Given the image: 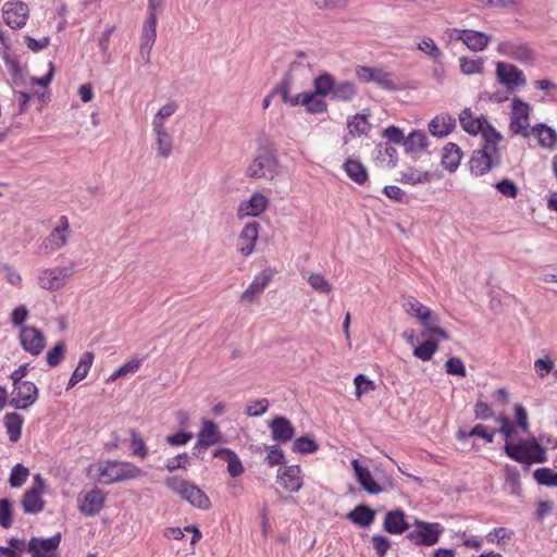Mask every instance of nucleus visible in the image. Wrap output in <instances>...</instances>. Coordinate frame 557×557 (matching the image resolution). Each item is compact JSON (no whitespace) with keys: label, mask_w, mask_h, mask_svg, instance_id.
I'll return each mask as SVG.
<instances>
[{"label":"nucleus","mask_w":557,"mask_h":557,"mask_svg":"<svg viewBox=\"0 0 557 557\" xmlns=\"http://www.w3.org/2000/svg\"><path fill=\"white\" fill-rule=\"evenodd\" d=\"M404 308L411 318H414L423 326L420 333L421 345L417 348H437L438 345L449 338L448 333L438 326V319L432 310L414 297H408Z\"/></svg>","instance_id":"1"},{"label":"nucleus","mask_w":557,"mask_h":557,"mask_svg":"<svg viewBox=\"0 0 557 557\" xmlns=\"http://www.w3.org/2000/svg\"><path fill=\"white\" fill-rule=\"evenodd\" d=\"M256 150L245 174L251 180L272 182L280 171V161L274 143L267 136L256 139Z\"/></svg>","instance_id":"2"},{"label":"nucleus","mask_w":557,"mask_h":557,"mask_svg":"<svg viewBox=\"0 0 557 557\" xmlns=\"http://www.w3.org/2000/svg\"><path fill=\"white\" fill-rule=\"evenodd\" d=\"M313 88L321 96H331L333 100L350 102L357 95L358 89L354 82L347 79L336 81L331 74L323 73L313 79Z\"/></svg>","instance_id":"3"},{"label":"nucleus","mask_w":557,"mask_h":557,"mask_svg":"<svg viewBox=\"0 0 557 557\" xmlns=\"http://www.w3.org/2000/svg\"><path fill=\"white\" fill-rule=\"evenodd\" d=\"M164 485L182 500L197 509L209 510L212 507L209 496L195 483L174 475L166 478Z\"/></svg>","instance_id":"4"},{"label":"nucleus","mask_w":557,"mask_h":557,"mask_svg":"<svg viewBox=\"0 0 557 557\" xmlns=\"http://www.w3.org/2000/svg\"><path fill=\"white\" fill-rule=\"evenodd\" d=\"M505 451L511 459L520 463H542L547 460L546 448L534 436L520 440L517 443L506 442Z\"/></svg>","instance_id":"5"},{"label":"nucleus","mask_w":557,"mask_h":557,"mask_svg":"<svg viewBox=\"0 0 557 557\" xmlns=\"http://www.w3.org/2000/svg\"><path fill=\"white\" fill-rule=\"evenodd\" d=\"M143 474L140 468L127 461L107 460L98 466V480L106 485L137 479Z\"/></svg>","instance_id":"6"},{"label":"nucleus","mask_w":557,"mask_h":557,"mask_svg":"<svg viewBox=\"0 0 557 557\" xmlns=\"http://www.w3.org/2000/svg\"><path fill=\"white\" fill-rule=\"evenodd\" d=\"M73 274V265L45 268L38 273L37 284L44 290L59 292L66 286Z\"/></svg>","instance_id":"7"},{"label":"nucleus","mask_w":557,"mask_h":557,"mask_svg":"<svg viewBox=\"0 0 557 557\" xmlns=\"http://www.w3.org/2000/svg\"><path fill=\"white\" fill-rule=\"evenodd\" d=\"M45 491V479L40 474H36L33 486L24 493L21 500L25 513L37 515L45 509L46 502L42 498Z\"/></svg>","instance_id":"8"},{"label":"nucleus","mask_w":557,"mask_h":557,"mask_svg":"<svg viewBox=\"0 0 557 557\" xmlns=\"http://www.w3.org/2000/svg\"><path fill=\"white\" fill-rule=\"evenodd\" d=\"M416 525L417 529L407 534V539L414 545L433 546L438 542L443 531L440 523L417 520Z\"/></svg>","instance_id":"9"},{"label":"nucleus","mask_w":557,"mask_h":557,"mask_svg":"<svg viewBox=\"0 0 557 557\" xmlns=\"http://www.w3.org/2000/svg\"><path fill=\"white\" fill-rule=\"evenodd\" d=\"M61 543V534L51 537H32L26 544V550L32 557H59L58 548Z\"/></svg>","instance_id":"10"},{"label":"nucleus","mask_w":557,"mask_h":557,"mask_svg":"<svg viewBox=\"0 0 557 557\" xmlns=\"http://www.w3.org/2000/svg\"><path fill=\"white\" fill-rule=\"evenodd\" d=\"M530 110L531 108L528 102H524L519 98H515L512 100V112L509 127L515 134L521 135L523 137L530 136Z\"/></svg>","instance_id":"11"},{"label":"nucleus","mask_w":557,"mask_h":557,"mask_svg":"<svg viewBox=\"0 0 557 557\" xmlns=\"http://www.w3.org/2000/svg\"><path fill=\"white\" fill-rule=\"evenodd\" d=\"M70 235V223L66 216L59 219L58 225H55L50 234L44 240L41 248L46 253H52L59 249L65 247L69 242Z\"/></svg>","instance_id":"12"},{"label":"nucleus","mask_w":557,"mask_h":557,"mask_svg":"<svg viewBox=\"0 0 557 557\" xmlns=\"http://www.w3.org/2000/svg\"><path fill=\"white\" fill-rule=\"evenodd\" d=\"M275 270L267 268L257 274L251 284L242 293L239 300L244 305H253L273 278Z\"/></svg>","instance_id":"13"},{"label":"nucleus","mask_w":557,"mask_h":557,"mask_svg":"<svg viewBox=\"0 0 557 557\" xmlns=\"http://www.w3.org/2000/svg\"><path fill=\"white\" fill-rule=\"evenodd\" d=\"M10 405L16 409H27L38 398V389L33 382L13 384Z\"/></svg>","instance_id":"14"},{"label":"nucleus","mask_w":557,"mask_h":557,"mask_svg":"<svg viewBox=\"0 0 557 557\" xmlns=\"http://www.w3.org/2000/svg\"><path fill=\"white\" fill-rule=\"evenodd\" d=\"M152 149L160 159H169L174 152V138L171 128L151 127Z\"/></svg>","instance_id":"15"},{"label":"nucleus","mask_w":557,"mask_h":557,"mask_svg":"<svg viewBox=\"0 0 557 557\" xmlns=\"http://www.w3.org/2000/svg\"><path fill=\"white\" fill-rule=\"evenodd\" d=\"M106 494L98 487L82 493L78 497V510L86 517L98 515L104 507Z\"/></svg>","instance_id":"16"},{"label":"nucleus","mask_w":557,"mask_h":557,"mask_svg":"<svg viewBox=\"0 0 557 557\" xmlns=\"http://www.w3.org/2000/svg\"><path fill=\"white\" fill-rule=\"evenodd\" d=\"M3 20L11 28H22L26 24L29 10L26 3L21 0L9 1L4 3Z\"/></svg>","instance_id":"17"},{"label":"nucleus","mask_w":557,"mask_h":557,"mask_svg":"<svg viewBox=\"0 0 557 557\" xmlns=\"http://www.w3.org/2000/svg\"><path fill=\"white\" fill-rule=\"evenodd\" d=\"M157 38V15L148 14V17L146 18L141 37H140V47H139V54L144 61L145 64H148L150 62V52L153 47V44Z\"/></svg>","instance_id":"18"},{"label":"nucleus","mask_w":557,"mask_h":557,"mask_svg":"<svg viewBox=\"0 0 557 557\" xmlns=\"http://www.w3.org/2000/svg\"><path fill=\"white\" fill-rule=\"evenodd\" d=\"M496 77L509 90H513L516 87L523 86L527 83L522 71L512 64L504 62L496 64Z\"/></svg>","instance_id":"19"},{"label":"nucleus","mask_w":557,"mask_h":557,"mask_svg":"<svg viewBox=\"0 0 557 557\" xmlns=\"http://www.w3.org/2000/svg\"><path fill=\"white\" fill-rule=\"evenodd\" d=\"M277 482L286 491L297 493L304 485L302 470L299 466H286L278 470Z\"/></svg>","instance_id":"20"},{"label":"nucleus","mask_w":557,"mask_h":557,"mask_svg":"<svg viewBox=\"0 0 557 557\" xmlns=\"http://www.w3.org/2000/svg\"><path fill=\"white\" fill-rule=\"evenodd\" d=\"M269 207V198L261 191H255L249 199L243 200L238 207V215L259 216Z\"/></svg>","instance_id":"21"},{"label":"nucleus","mask_w":557,"mask_h":557,"mask_svg":"<svg viewBox=\"0 0 557 557\" xmlns=\"http://www.w3.org/2000/svg\"><path fill=\"white\" fill-rule=\"evenodd\" d=\"M222 433L215 422L211 420H203L201 423V429L198 432L197 443L194 449L198 447L208 448L213 446L222 442Z\"/></svg>","instance_id":"22"},{"label":"nucleus","mask_w":557,"mask_h":557,"mask_svg":"<svg viewBox=\"0 0 557 557\" xmlns=\"http://www.w3.org/2000/svg\"><path fill=\"white\" fill-rule=\"evenodd\" d=\"M260 224L258 222L247 223L238 236V251L243 256L252 253L258 239Z\"/></svg>","instance_id":"23"},{"label":"nucleus","mask_w":557,"mask_h":557,"mask_svg":"<svg viewBox=\"0 0 557 557\" xmlns=\"http://www.w3.org/2000/svg\"><path fill=\"white\" fill-rule=\"evenodd\" d=\"M350 463L357 481L366 492L376 495L383 491L381 485L373 479L368 467L361 466L357 459L351 460Z\"/></svg>","instance_id":"24"},{"label":"nucleus","mask_w":557,"mask_h":557,"mask_svg":"<svg viewBox=\"0 0 557 557\" xmlns=\"http://www.w3.org/2000/svg\"><path fill=\"white\" fill-rule=\"evenodd\" d=\"M272 438L277 443H287L295 435V428L284 417H275L270 423Z\"/></svg>","instance_id":"25"},{"label":"nucleus","mask_w":557,"mask_h":557,"mask_svg":"<svg viewBox=\"0 0 557 557\" xmlns=\"http://www.w3.org/2000/svg\"><path fill=\"white\" fill-rule=\"evenodd\" d=\"M533 135L542 148L553 150L557 146V133L546 124L539 123L530 129V136Z\"/></svg>","instance_id":"26"},{"label":"nucleus","mask_w":557,"mask_h":557,"mask_svg":"<svg viewBox=\"0 0 557 557\" xmlns=\"http://www.w3.org/2000/svg\"><path fill=\"white\" fill-rule=\"evenodd\" d=\"M213 457L222 458L227 463V472L232 478L242 475L245 468L237 454L230 448L221 447L213 451Z\"/></svg>","instance_id":"27"},{"label":"nucleus","mask_w":557,"mask_h":557,"mask_svg":"<svg viewBox=\"0 0 557 557\" xmlns=\"http://www.w3.org/2000/svg\"><path fill=\"white\" fill-rule=\"evenodd\" d=\"M456 127V120L449 114H440L429 123V131L435 137H446Z\"/></svg>","instance_id":"28"},{"label":"nucleus","mask_w":557,"mask_h":557,"mask_svg":"<svg viewBox=\"0 0 557 557\" xmlns=\"http://www.w3.org/2000/svg\"><path fill=\"white\" fill-rule=\"evenodd\" d=\"M178 110V103L175 100H169L162 104L151 117V127L170 128L169 121Z\"/></svg>","instance_id":"29"},{"label":"nucleus","mask_w":557,"mask_h":557,"mask_svg":"<svg viewBox=\"0 0 557 557\" xmlns=\"http://www.w3.org/2000/svg\"><path fill=\"white\" fill-rule=\"evenodd\" d=\"M409 524L405 520L404 511L397 509L388 511L384 519V530L389 534H401L408 530Z\"/></svg>","instance_id":"30"},{"label":"nucleus","mask_w":557,"mask_h":557,"mask_svg":"<svg viewBox=\"0 0 557 557\" xmlns=\"http://www.w3.org/2000/svg\"><path fill=\"white\" fill-rule=\"evenodd\" d=\"M94 362V355L90 351H86L79 359L78 364L76 366L72 376L69 380L66 391L73 388L76 384H78L81 381H83Z\"/></svg>","instance_id":"31"},{"label":"nucleus","mask_w":557,"mask_h":557,"mask_svg":"<svg viewBox=\"0 0 557 557\" xmlns=\"http://www.w3.org/2000/svg\"><path fill=\"white\" fill-rule=\"evenodd\" d=\"M459 122L465 132L475 135L482 133V137L487 143V135L483 129V122L480 117H474L470 109H465L459 115Z\"/></svg>","instance_id":"32"},{"label":"nucleus","mask_w":557,"mask_h":557,"mask_svg":"<svg viewBox=\"0 0 557 557\" xmlns=\"http://www.w3.org/2000/svg\"><path fill=\"white\" fill-rule=\"evenodd\" d=\"M457 39L473 51L482 50L487 45V36L484 33L471 29L460 30Z\"/></svg>","instance_id":"33"},{"label":"nucleus","mask_w":557,"mask_h":557,"mask_svg":"<svg viewBox=\"0 0 557 557\" xmlns=\"http://www.w3.org/2000/svg\"><path fill=\"white\" fill-rule=\"evenodd\" d=\"M20 339L23 348H44V334L35 326H25L21 330Z\"/></svg>","instance_id":"34"},{"label":"nucleus","mask_w":557,"mask_h":557,"mask_svg":"<svg viewBox=\"0 0 557 557\" xmlns=\"http://www.w3.org/2000/svg\"><path fill=\"white\" fill-rule=\"evenodd\" d=\"M441 177L440 172L409 170L403 174V182L409 185L429 184Z\"/></svg>","instance_id":"35"},{"label":"nucleus","mask_w":557,"mask_h":557,"mask_svg":"<svg viewBox=\"0 0 557 557\" xmlns=\"http://www.w3.org/2000/svg\"><path fill=\"white\" fill-rule=\"evenodd\" d=\"M4 426L9 435V440L12 443L17 442L21 438L22 426L24 419L22 416L15 412L7 413L3 418Z\"/></svg>","instance_id":"36"},{"label":"nucleus","mask_w":557,"mask_h":557,"mask_svg":"<svg viewBox=\"0 0 557 557\" xmlns=\"http://www.w3.org/2000/svg\"><path fill=\"white\" fill-rule=\"evenodd\" d=\"M461 160V151L460 148L453 144L448 143L442 153V164L450 172L455 171Z\"/></svg>","instance_id":"37"},{"label":"nucleus","mask_w":557,"mask_h":557,"mask_svg":"<svg viewBox=\"0 0 557 557\" xmlns=\"http://www.w3.org/2000/svg\"><path fill=\"white\" fill-rule=\"evenodd\" d=\"M470 171L475 176H482L487 170V143L483 147L474 151L470 159Z\"/></svg>","instance_id":"38"},{"label":"nucleus","mask_w":557,"mask_h":557,"mask_svg":"<svg viewBox=\"0 0 557 557\" xmlns=\"http://www.w3.org/2000/svg\"><path fill=\"white\" fill-rule=\"evenodd\" d=\"M292 87L293 77L290 75H287L278 84H276V86L272 90V95L280 96L285 104L296 107L297 98H295V96H290Z\"/></svg>","instance_id":"39"},{"label":"nucleus","mask_w":557,"mask_h":557,"mask_svg":"<svg viewBox=\"0 0 557 557\" xmlns=\"http://www.w3.org/2000/svg\"><path fill=\"white\" fill-rule=\"evenodd\" d=\"M344 170L348 177L357 184H363L368 178V172L364 165L356 159H348L344 163Z\"/></svg>","instance_id":"40"},{"label":"nucleus","mask_w":557,"mask_h":557,"mask_svg":"<svg viewBox=\"0 0 557 557\" xmlns=\"http://www.w3.org/2000/svg\"><path fill=\"white\" fill-rule=\"evenodd\" d=\"M404 146L409 153H419L426 149L428 138L422 132H411L404 140Z\"/></svg>","instance_id":"41"},{"label":"nucleus","mask_w":557,"mask_h":557,"mask_svg":"<svg viewBox=\"0 0 557 557\" xmlns=\"http://www.w3.org/2000/svg\"><path fill=\"white\" fill-rule=\"evenodd\" d=\"M347 517L357 525L369 527L374 520L375 512L364 505H359Z\"/></svg>","instance_id":"42"},{"label":"nucleus","mask_w":557,"mask_h":557,"mask_svg":"<svg viewBox=\"0 0 557 557\" xmlns=\"http://www.w3.org/2000/svg\"><path fill=\"white\" fill-rule=\"evenodd\" d=\"M475 436L481 438L483 444H485L487 442V428L483 424H478L474 428H472L470 431L459 430L457 432V438L465 444H468V443L471 444L472 448L476 447L475 442L472 441V438Z\"/></svg>","instance_id":"43"},{"label":"nucleus","mask_w":557,"mask_h":557,"mask_svg":"<svg viewBox=\"0 0 557 557\" xmlns=\"http://www.w3.org/2000/svg\"><path fill=\"white\" fill-rule=\"evenodd\" d=\"M515 532L508 528H497L490 532V542L495 543L500 549L506 550L513 543Z\"/></svg>","instance_id":"44"},{"label":"nucleus","mask_w":557,"mask_h":557,"mask_svg":"<svg viewBox=\"0 0 557 557\" xmlns=\"http://www.w3.org/2000/svg\"><path fill=\"white\" fill-rule=\"evenodd\" d=\"M372 82L376 83L384 90L397 91V90L401 89V87L395 81L393 75L391 73L384 71L383 69L375 67Z\"/></svg>","instance_id":"45"},{"label":"nucleus","mask_w":557,"mask_h":557,"mask_svg":"<svg viewBox=\"0 0 557 557\" xmlns=\"http://www.w3.org/2000/svg\"><path fill=\"white\" fill-rule=\"evenodd\" d=\"M347 127L352 136H361L367 135L371 126L367 114H355L348 120Z\"/></svg>","instance_id":"46"},{"label":"nucleus","mask_w":557,"mask_h":557,"mask_svg":"<svg viewBox=\"0 0 557 557\" xmlns=\"http://www.w3.org/2000/svg\"><path fill=\"white\" fill-rule=\"evenodd\" d=\"M308 283L312 289L320 294L329 295L332 293V284L321 272H312L308 276Z\"/></svg>","instance_id":"47"},{"label":"nucleus","mask_w":557,"mask_h":557,"mask_svg":"<svg viewBox=\"0 0 557 557\" xmlns=\"http://www.w3.org/2000/svg\"><path fill=\"white\" fill-rule=\"evenodd\" d=\"M533 476L540 485L557 487V472L550 468L536 469Z\"/></svg>","instance_id":"48"},{"label":"nucleus","mask_w":557,"mask_h":557,"mask_svg":"<svg viewBox=\"0 0 557 557\" xmlns=\"http://www.w3.org/2000/svg\"><path fill=\"white\" fill-rule=\"evenodd\" d=\"M29 476V470L22 463L15 465L10 473L9 483L11 487H21Z\"/></svg>","instance_id":"49"},{"label":"nucleus","mask_w":557,"mask_h":557,"mask_svg":"<svg viewBox=\"0 0 557 557\" xmlns=\"http://www.w3.org/2000/svg\"><path fill=\"white\" fill-rule=\"evenodd\" d=\"M293 450L299 454H312L318 450V444L309 436H300L294 441Z\"/></svg>","instance_id":"50"},{"label":"nucleus","mask_w":557,"mask_h":557,"mask_svg":"<svg viewBox=\"0 0 557 557\" xmlns=\"http://www.w3.org/2000/svg\"><path fill=\"white\" fill-rule=\"evenodd\" d=\"M131 449L133 455L144 459L148 455V448L140 434L132 429L131 430Z\"/></svg>","instance_id":"51"},{"label":"nucleus","mask_w":557,"mask_h":557,"mask_svg":"<svg viewBox=\"0 0 557 557\" xmlns=\"http://www.w3.org/2000/svg\"><path fill=\"white\" fill-rule=\"evenodd\" d=\"M460 71L466 75H472L476 73H483L484 61L483 59H460Z\"/></svg>","instance_id":"52"},{"label":"nucleus","mask_w":557,"mask_h":557,"mask_svg":"<svg viewBox=\"0 0 557 557\" xmlns=\"http://www.w3.org/2000/svg\"><path fill=\"white\" fill-rule=\"evenodd\" d=\"M534 369H535V372L541 377H545L552 371H554L555 375L557 376V370L555 369V361L548 355H545L543 358L535 360Z\"/></svg>","instance_id":"53"},{"label":"nucleus","mask_w":557,"mask_h":557,"mask_svg":"<svg viewBox=\"0 0 557 557\" xmlns=\"http://www.w3.org/2000/svg\"><path fill=\"white\" fill-rule=\"evenodd\" d=\"M12 503L8 498L0 499V525L4 529L11 528L13 523Z\"/></svg>","instance_id":"54"},{"label":"nucleus","mask_w":557,"mask_h":557,"mask_svg":"<svg viewBox=\"0 0 557 557\" xmlns=\"http://www.w3.org/2000/svg\"><path fill=\"white\" fill-rule=\"evenodd\" d=\"M354 384L356 386L357 399H360L364 394L375 389L374 382L363 374H358L354 380Z\"/></svg>","instance_id":"55"},{"label":"nucleus","mask_w":557,"mask_h":557,"mask_svg":"<svg viewBox=\"0 0 557 557\" xmlns=\"http://www.w3.org/2000/svg\"><path fill=\"white\" fill-rule=\"evenodd\" d=\"M24 546V541L12 537L9 540V547L0 546V557H21Z\"/></svg>","instance_id":"56"},{"label":"nucleus","mask_w":557,"mask_h":557,"mask_svg":"<svg viewBox=\"0 0 557 557\" xmlns=\"http://www.w3.org/2000/svg\"><path fill=\"white\" fill-rule=\"evenodd\" d=\"M269 409V400L267 398L257 399L247 404L245 413L248 417H260Z\"/></svg>","instance_id":"57"},{"label":"nucleus","mask_w":557,"mask_h":557,"mask_svg":"<svg viewBox=\"0 0 557 557\" xmlns=\"http://www.w3.org/2000/svg\"><path fill=\"white\" fill-rule=\"evenodd\" d=\"M139 368V360H129L119 367L108 379V382L115 381L120 377H123L129 373H134Z\"/></svg>","instance_id":"58"},{"label":"nucleus","mask_w":557,"mask_h":557,"mask_svg":"<svg viewBox=\"0 0 557 557\" xmlns=\"http://www.w3.org/2000/svg\"><path fill=\"white\" fill-rule=\"evenodd\" d=\"M418 49L432 59H436L442 55V52H441L440 48L436 46V44L434 42V40L431 38H428V37L423 38L418 44Z\"/></svg>","instance_id":"59"},{"label":"nucleus","mask_w":557,"mask_h":557,"mask_svg":"<svg viewBox=\"0 0 557 557\" xmlns=\"http://www.w3.org/2000/svg\"><path fill=\"white\" fill-rule=\"evenodd\" d=\"M324 96H321V94L317 92V88H314V97L310 102V106L307 109V113L310 114H320L324 113L327 110V103L323 99Z\"/></svg>","instance_id":"60"},{"label":"nucleus","mask_w":557,"mask_h":557,"mask_svg":"<svg viewBox=\"0 0 557 557\" xmlns=\"http://www.w3.org/2000/svg\"><path fill=\"white\" fill-rule=\"evenodd\" d=\"M496 189L505 197L516 198L518 194L517 185L508 178L502 180L495 184Z\"/></svg>","instance_id":"61"},{"label":"nucleus","mask_w":557,"mask_h":557,"mask_svg":"<svg viewBox=\"0 0 557 557\" xmlns=\"http://www.w3.org/2000/svg\"><path fill=\"white\" fill-rule=\"evenodd\" d=\"M371 543L380 557H384L391 547V541L383 535H373Z\"/></svg>","instance_id":"62"},{"label":"nucleus","mask_w":557,"mask_h":557,"mask_svg":"<svg viewBox=\"0 0 557 557\" xmlns=\"http://www.w3.org/2000/svg\"><path fill=\"white\" fill-rule=\"evenodd\" d=\"M29 311L24 305L17 306L11 313V323L15 326L22 325L28 318Z\"/></svg>","instance_id":"63"},{"label":"nucleus","mask_w":557,"mask_h":557,"mask_svg":"<svg viewBox=\"0 0 557 557\" xmlns=\"http://www.w3.org/2000/svg\"><path fill=\"white\" fill-rule=\"evenodd\" d=\"M511 59L522 63H528L533 60V54L530 48L524 45L517 44Z\"/></svg>","instance_id":"64"}]
</instances>
